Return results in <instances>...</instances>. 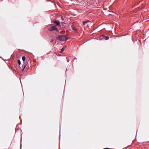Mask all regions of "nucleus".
I'll return each mask as SVG.
<instances>
[{
  "label": "nucleus",
  "mask_w": 149,
  "mask_h": 149,
  "mask_svg": "<svg viewBox=\"0 0 149 149\" xmlns=\"http://www.w3.org/2000/svg\"><path fill=\"white\" fill-rule=\"evenodd\" d=\"M103 37H104V38L105 39V40H108L109 39V37L108 36H103Z\"/></svg>",
  "instance_id": "nucleus-4"
},
{
  "label": "nucleus",
  "mask_w": 149,
  "mask_h": 149,
  "mask_svg": "<svg viewBox=\"0 0 149 149\" xmlns=\"http://www.w3.org/2000/svg\"><path fill=\"white\" fill-rule=\"evenodd\" d=\"M54 23L57 26L59 25L60 24V22L57 20H55L54 21Z\"/></svg>",
  "instance_id": "nucleus-3"
},
{
  "label": "nucleus",
  "mask_w": 149,
  "mask_h": 149,
  "mask_svg": "<svg viewBox=\"0 0 149 149\" xmlns=\"http://www.w3.org/2000/svg\"><path fill=\"white\" fill-rule=\"evenodd\" d=\"M89 22V21H83V24L84 25H85V24L86 23H87V22Z\"/></svg>",
  "instance_id": "nucleus-5"
},
{
  "label": "nucleus",
  "mask_w": 149,
  "mask_h": 149,
  "mask_svg": "<svg viewBox=\"0 0 149 149\" xmlns=\"http://www.w3.org/2000/svg\"><path fill=\"white\" fill-rule=\"evenodd\" d=\"M48 30L50 31H55L57 32L58 31V29L56 26H52L51 28H49Z\"/></svg>",
  "instance_id": "nucleus-2"
},
{
  "label": "nucleus",
  "mask_w": 149,
  "mask_h": 149,
  "mask_svg": "<svg viewBox=\"0 0 149 149\" xmlns=\"http://www.w3.org/2000/svg\"><path fill=\"white\" fill-rule=\"evenodd\" d=\"M56 38L58 40L60 41H63L65 40H67L66 37L65 35H59L58 37Z\"/></svg>",
  "instance_id": "nucleus-1"
},
{
  "label": "nucleus",
  "mask_w": 149,
  "mask_h": 149,
  "mask_svg": "<svg viewBox=\"0 0 149 149\" xmlns=\"http://www.w3.org/2000/svg\"><path fill=\"white\" fill-rule=\"evenodd\" d=\"M61 19H62V20H64V19L63 18V17H61Z\"/></svg>",
  "instance_id": "nucleus-12"
},
{
  "label": "nucleus",
  "mask_w": 149,
  "mask_h": 149,
  "mask_svg": "<svg viewBox=\"0 0 149 149\" xmlns=\"http://www.w3.org/2000/svg\"><path fill=\"white\" fill-rule=\"evenodd\" d=\"M17 62L18 64L20 65L21 64V61L19 60H18Z\"/></svg>",
  "instance_id": "nucleus-8"
},
{
  "label": "nucleus",
  "mask_w": 149,
  "mask_h": 149,
  "mask_svg": "<svg viewBox=\"0 0 149 149\" xmlns=\"http://www.w3.org/2000/svg\"><path fill=\"white\" fill-rule=\"evenodd\" d=\"M54 41V39H52L50 41V42L52 43Z\"/></svg>",
  "instance_id": "nucleus-10"
},
{
  "label": "nucleus",
  "mask_w": 149,
  "mask_h": 149,
  "mask_svg": "<svg viewBox=\"0 0 149 149\" xmlns=\"http://www.w3.org/2000/svg\"><path fill=\"white\" fill-rule=\"evenodd\" d=\"M25 66H24V68H23L22 70V71H23V70H24V68H25Z\"/></svg>",
  "instance_id": "nucleus-11"
},
{
  "label": "nucleus",
  "mask_w": 149,
  "mask_h": 149,
  "mask_svg": "<svg viewBox=\"0 0 149 149\" xmlns=\"http://www.w3.org/2000/svg\"><path fill=\"white\" fill-rule=\"evenodd\" d=\"M0 58H1L2 59H3H3L2 58H1V57H0Z\"/></svg>",
  "instance_id": "nucleus-13"
},
{
  "label": "nucleus",
  "mask_w": 149,
  "mask_h": 149,
  "mask_svg": "<svg viewBox=\"0 0 149 149\" xmlns=\"http://www.w3.org/2000/svg\"><path fill=\"white\" fill-rule=\"evenodd\" d=\"M22 59L23 61H24L25 60V57L23 56L22 57Z\"/></svg>",
  "instance_id": "nucleus-7"
},
{
  "label": "nucleus",
  "mask_w": 149,
  "mask_h": 149,
  "mask_svg": "<svg viewBox=\"0 0 149 149\" xmlns=\"http://www.w3.org/2000/svg\"><path fill=\"white\" fill-rule=\"evenodd\" d=\"M67 61H68V62H69V60H68Z\"/></svg>",
  "instance_id": "nucleus-14"
},
{
  "label": "nucleus",
  "mask_w": 149,
  "mask_h": 149,
  "mask_svg": "<svg viewBox=\"0 0 149 149\" xmlns=\"http://www.w3.org/2000/svg\"><path fill=\"white\" fill-rule=\"evenodd\" d=\"M72 30H74L75 31H77V29H76L75 27H73L72 28Z\"/></svg>",
  "instance_id": "nucleus-9"
},
{
  "label": "nucleus",
  "mask_w": 149,
  "mask_h": 149,
  "mask_svg": "<svg viewBox=\"0 0 149 149\" xmlns=\"http://www.w3.org/2000/svg\"><path fill=\"white\" fill-rule=\"evenodd\" d=\"M65 47H63L61 49V52H62L63 51H64L65 50Z\"/></svg>",
  "instance_id": "nucleus-6"
}]
</instances>
